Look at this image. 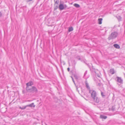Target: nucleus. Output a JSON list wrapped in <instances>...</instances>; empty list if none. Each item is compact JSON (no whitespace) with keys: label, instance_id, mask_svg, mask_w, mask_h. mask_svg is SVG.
<instances>
[{"label":"nucleus","instance_id":"f257e3e1","mask_svg":"<svg viewBox=\"0 0 125 125\" xmlns=\"http://www.w3.org/2000/svg\"><path fill=\"white\" fill-rule=\"evenodd\" d=\"M26 89L27 91L29 92L34 93H37L38 92L37 89L36 87L34 86H32L31 88L27 87Z\"/></svg>","mask_w":125,"mask_h":125},{"label":"nucleus","instance_id":"f03ea898","mask_svg":"<svg viewBox=\"0 0 125 125\" xmlns=\"http://www.w3.org/2000/svg\"><path fill=\"white\" fill-rule=\"evenodd\" d=\"M118 35V33L116 31L112 32L108 38L109 40L113 39L116 38Z\"/></svg>","mask_w":125,"mask_h":125},{"label":"nucleus","instance_id":"7ed1b4c3","mask_svg":"<svg viewBox=\"0 0 125 125\" xmlns=\"http://www.w3.org/2000/svg\"><path fill=\"white\" fill-rule=\"evenodd\" d=\"M89 92L91 94V96L93 98L96 96V92L95 91L89 90Z\"/></svg>","mask_w":125,"mask_h":125},{"label":"nucleus","instance_id":"20e7f679","mask_svg":"<svg viewBox=\"0 0 125 125\" xmlns=\"http://www.w3.org/2000/svg\"><path fill=\"white\" fill-rule=\"evenodd\" d=\"M117 80L116 81L120 84L123 83V80L121 77H119L118 76L116 77Z\"/></svg>","mask_w":125,"mask_h":125},{"label":"nucleus","instance_id":"39448f33","mask_svg":"<svg viewBox=\"0 0 125 125\" xmlns=\"http://www.w3.org/2000/svg\"><path fill=\"white\" fill-rule=\"evenodd\" d=\"M33 85V83L32 81H30L29 82L27 83L26 84V88H29L30 86H31Z\"/></svg>","mask_w":125,"mask_h":125},{"label":"nucleus","instance_id":"423d86ee","mask_svg":"<svg viewBox=\"0 0 125 125\" xmlns=\"http://www.w3.org/2000/svg\"><path fill=\"white\" fill-rule=\"evenodd\" d=\"M93 99H94V101L96 103H99V98L97 96L93 98Z\"/></svg>","mask_w":125,"mask_h":125},{"label":"nucleus","instance_id":"0eeeda50","mask_svg":"<svg viewBox=\"0 0 125 125\" xmlns=\"http://www.w3.org/2000/svg\"><path fill=\"white\" fill-rule=\"evenodd\" d=\"M101 94L102 97L103 98H104L105 97V93L104 92H103L101 91Z\"/></svg>","mask_w":125,"mask_h":125},{"label":"nucleus","instance_id":"6e6552de","mask_svg":"<svg viewBox=\"0 0 125 125\" xmlns=\"http://www.w3.org/2000/svg\"><path fill=\"white\" fill-rule=\"evenodd\" d=\"M59 8L60 10H62L64 9V5L62 4H61L59 6Z\"/></svg>","mask_w":125,"mask_h":125},{"label":"nucleus","instance_id":"1a4fd4ad","mask_svg":"<svg viewBox=\"0 0 125 125\" xmlns=\"http://www.w3.org/2000/svg\"><path fill=\"white\" fill-rule=\"evenodd\" d=\"M85 84L86 86V87L88 89L90 90V87H89V86L88 85V83H87V81H86L85 82Z\"/></svg>","mask_w":125,"mask_h":125},{"label":"nucleus","instance_id":"9d476101","mask_svg":"<svg viewBox=\"0 0 125 125\" xmlns=\"http://www.w3.org/2000/svg\"><path fill=\"white\" fill-rule=\"evenodd\" d=\"M27 107H34L35 106V105H34V104L33 103H32L30 104H28L27 105Z\"/></svg>","mask_w":125,"mask_h":125},{"label":"nucleus","instance_id":"9b49d317","mask_svg":"<svg viewBox=\"0 0 125 125\" xmlns=\"http://www.w3.org/2000/svg\"><path fill=\"white\" fill-rule=\"evenodd\" d=\"M100 118L102 119H105L107 118V117L104 115H101L100 116Z\"/></svg>","mask_w":125,"mask_h":125},{"label":"nucleus","instance_id":"f8f14e48","mask_svg":"<svg viewBox=\"0 0 125 125\" xmlns=\"http://www.w3.org/2000/svg\"><path fill=\"white\" fill-rule=\"evenodd\" d=\"M110 72L112 74H113L115 73V71L113 69H111L110 70Z\"/></svg>","mask_w":125,"mask_h":125},{"label":"nucleus","instance_id":"ddd939ff","mask_svg":"<svg viewBox=\"0 0 125 125\" xmlns=\"http://www.w3.org/2000/svg\"><path fill=\"white\" fill-rule=\"evenodd\" d=\"M114 46L115 48L117 49H119L120 48L118 44H114Z\"/></svg>","mask_w":125,"mask_h":125},{"label":"nucleus","instance_id":"4468645a","mask_svg":"<svg viewBox=\"0 0 125 125\" xmlns=\"http://www.w3.org/2000/svg\"><path fill=\"white\" fill-rule=\"evenodd\" d=\"M102 18H99L98 19V23L99 24H102Z\"/></svg>","mask_w":125,"mask_h":125},{"label":"nucleus","instance_id":"2eb2a0df","mask_svg":"<svg viewBox=\"0 0 125 125\" xmlns=\"http://www.w3.org/2000/svg\"><path fill=\"white\" fill-rule=\"evenodd\" d=\"M74 6L77 8H79L80 7V6L79 4L76 3L74 4Z\"/></svg>","mask_w":125,"mask_h":125},{"label":"nucleus","instance_id":"dca6fc26","mask_svg":"<svg viewBox=\"0 0 125 125\" xmlns=\"http://www.w3.org/2000/svg\"><path fill=\"white\" fill-rule=\"evenodd\" d=\"M73 30V29L72 27H71L69 28L68 31L69 32H70L72 31Z\"/></svg>","mask_w":125,"mask_h":125},{"label":"nucleus","instance_id":"f3484780","mask_svg":"<svg viewBox=\"0 0 125 125\" xmlns=\"http://www.w3.org/2000/svg\"><path fill=\"white\" fill-rule=\"evenodd\" d=\"M74 77L75 79L76 80H78L79 78V77L76 75H74Z\"/></svg>","mask_w":125,"mask_h":125},{"label":"nucleus","instance_id":"a211bd4d","mask_svg":"<svg viewBox=\"0 0 125 125\" xmlns=\"http://www.w3.org/2000/svg\"><path fill=\"white\" fill-rule=\"evenodd\" d=\"M87 71L86 70L85 71V72L84 74V75L83 76V78H84L85 79L87 78H86L85 77V76H86V75L87 74Z\"/></svg>","mask_w":125,"mask_h":125},{"label":"nucleus","instance_id":"6ab92c4d","mask_svg":"<svg viewBox=\"0 0 125 125\" xmlns=\"http://www.w3.org/2000/svg\"><path fill=\"white\" fill-rule=\"evenodd\" d=\"M27 107V106L26 105L24 107H20L19 108L20 109H21L24 110V109H25L26 108V107Z\"/></svg>","mask_w":125,"mask_h":125},{"label":"nucleus","instance_id":"aec40b11","mask_svg":"<svg viewBox=\"0 0 125 125\" xmlns=\"http://www.w3.org/2000/svg\"><path fill=\"white\" fill-rule=\"evenodd\" d=\"M58 5H56L55 6L54 8V10H56L58 8Z\"/></svg>","mask_w":125,"mask_h":125},{"label":"nucleus","instance_id":"412c9836","mask_svg":"<svg viewBox=\"0 0 125 125\" xmlns=\"http://www.w3.org/2000/svg\"><path fill=\"white\" fill-rule=\"evenodd\" d=\"M118 17H117V18H118V20L119 21H120L121 20V18L120 16H118Z\"/></svg>","mask_w":125,"mask_h":125},{"label":"nucleus","instance_id":"4be33fe9","mask_svg":"<svg viewBox=\"0 0 125 125\" xmlns=\"http://www.w3.org/2000/svg\"><path fill=\"white\" fill-rule=\"evenodd\" d=\"M71 77L72 78V80H73V82L74 83V84L75 85V81H74V80L73 79V78L72 77Z\"/></svg>","mask_w":125,"mask_h":125},{"label":"nucleus","instance_id":"5701e85b","mask_svg":"<svg viewBox=\"0 0 125 125\" xmlns=\"http://www.w3.org/2000/svg\"><path fill=\"white\" fill-rule=\"evenodd\" d=\"M27 2H29L30 1H31V0H25Z\"/></svg>","mask_w":125,"mask_h":125},{"label":"nucleus","instance_id":"b1692460","mask_svg":"<svg viewBox=\"0 0 125 125\" xmlns=\"http://www.w3.org/2000/svg\"><path fill=\"white\" fill-rule=\"evenodd\" d=\"M55 4H58V3L57 2V0H56V1H55V0H54Z\"/></svg>","mask_w":125,"mask_h":125},{"label":"nucleus","instance_id":"393cba45","mask_svg":"<svg viewBox=\"0 0 125 125\" xmlns=\"http://www.w3.org/2000/svg\"><path fill=\"white\" fill-rule=\"evenodd\" d=\"M64 9L66 8L67 7V6L66 5H64Z\"/></svg>","mask_w":125,"mask_h":125},{"label":"nucleus","instance_id":"a878e982","mask_svg":"<svg viewBox=\"0 0 125 125\" xmlns=\"http://www.w3.org/2000/svg\"><path fill=\"white\" fill-rule=\"evenodd\" d=\"M112 110L113 111H114L115 110V108H114V107L113 106H112Z\"/></svg>","mask_w":125,"mask_h":125},{"label":"nucleus","instance_id":"bb28decb","mask_svg":"<svg viewBox=\"0 0 125 125\" xmlns=\"http://www.w3.org/2000/svg\"><path fill=\"white\" fill-rule=\"evenodd\" d=\"M2 14L1 13L0 11V17H1L2 16Z\"/></svg>","mask_w":125,"mask_h":125},{"label":"nucleus","instance_id":"cd10ccee","mask_svg":"<svg viewBox=\"0 0 125 125\" xmlns=\"http://www.w3.org/2000/svg\"><path fill=\"white\" fill-rule=\"evenodd\" d=\"M70 68H67V70H68V71H70Z\"/></svg>","mask_w":125,"mask_h":125},{"label":"nucleus","instance_id":"c85d7f7f","mask_svg":"<svg viewBox=\"0 0 125 125\" xmlns=\"http://www.w3.org/2000/svg\"><path fill=\"white\" fill-rule=\"evenodd\" d=\"M31 0V1H32V0Z\"/></svg>","mask_w":125,"mask_h":125}]
</instances>
